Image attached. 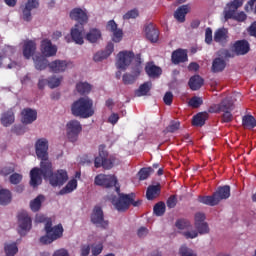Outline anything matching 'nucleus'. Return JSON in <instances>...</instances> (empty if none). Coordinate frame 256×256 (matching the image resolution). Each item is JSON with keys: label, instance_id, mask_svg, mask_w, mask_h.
I'll return each instance as SVG.
<instances>
[{"label": "nucleus", "instance_id": "bb28decb", "mask_svg": "<svg viewBox=\"0 0 256 256\" xmlns=\"http://www.w3.org/2000/svg\"><path fill=\"white\" fill-rule=\"evenodd\" d=\"M34 67L37 71H45V68L49 67V60H47L46 56L41 54L35 55L33 57Z\"/></svg>", "mask_w": 256, "mask_h": 256}, {"label": "nucleus", "instance_id": "c9c22d12", "mask_svg": "<svg viewBox=\"0 0 256 256\" xmlns=\"http://www.w3.org/2000/svg\"><path fill=\"white\" fill-rule=\"evenodd\" d=\"M11 199H13L11 191L0 186V205H9Z\"/></svg>", "mask_w": 256, "mask_h": 256}, {"label": "nucleus", "instance_id": "79ce46f5", "mask_svg": "<svg viewBox=\"0 0 256 256\" xmlns=\"http://www.w3.org/2000/svg\"><path fill=\"white\" fill-rule=\"evenodd\" d=\"M166 206L165 202L160 201L154 205L153 213L156 217H163L165 215Z\"/></svg>", "mask_w": 256, "mask_h": 256}, {"label": "nucleus", "instance_id": "864d4df0", "mask_svg": "<svg viewBox=\"0 0 256 256\" xmlns=\"http://www.w3.org/2000/svg\"><path fill=\"white\" fill-rule=\"evenodd\" d=\"M139 17V10L138 9H132L128 11L124 16V20H129V19H137Z\"/></svg>", "mask_w": 256, "mask_h": 256}, {"label": "nucleus", "instance_id": "680f3d73", "mask_svg": "<svg viewBox=\"0 0 256 256\" xmlns=\"http://www.w3.org/2000/svg\"><path fill=\"white\" fill-rule=\"evenodd\" d=\"M163 101L165 103V105H172L173 103V93L168 91L165 93L164 97H163Z\"/></svg>", "mask_w": 256, "mask_h": 256}, {"label": "nucleus", "instance_id": "13d9d810", "mask_svg": "<svg viewBox=\"0 0 256 256\" xmlns=\"http://www.w3.org/2000/svg\"><path fill=\"white\" fill-rule=\"evenodd\" d=\"M166 205L168 209H175V207L177 206V196H170L166 202Z\"/></svg>", "mask_w": 256, "mask_h": 256}, {"label": "nucleus", "instance_id": "774afa93", "mask_svg": "<svg viewBox=\"0 0 256 256\" xmlns=\"http://www.w3.org/2000/svg\"><path fill=\"white\" fill-rule=\"evenodd\" d=\"M53 256H69V251L66 249L62 248L59 250H56L53 254Z\"/></svg>", "mask_w": 256, "mask_h": 256}, {"label": "nucleus", "instance_id": "49530a36", "mask_svg": "<svg viewBox=\"0 0 256 256\" xmlns=\"http://www.w3.org/2000/svg\"><path fill=\"white\" fill-rule=\"evenodd\" d=\"M62 79L63 78H57L56 76L48 78V87H50V89H55L56 87H59L61 85Z\"/></svg>", "mask_w": 256, "mask_h": 256}, {"label": "nucleus", "instance_id": "20e7f679", "mask_svg": "<svg viewBox=\"0 0 256 256\" xmlns=\"http://www.w3.org/2000/svg\"><path fill=\"white\" fill-rule=\"evenodd\" d=\"M135 197L136 195L133 192L130 194H124L119 191L118 197L113 196L111 198V203L119 213H125L131 205L133 207H140L141 203H143V200H135Z\"/></svg>", "mask_w": 256, "mask_h": 256}, {"label": "nucleus", "instance_id": "f257e3e1", "mask_svg": "<svg viewBox=\"0 0 256 256\" xmlns=\"http://www.w3.org/2000/svg\"><path fill=\"white\" fill-rule=\"evenodd\" d=\"M49 179L50 185L52 187H61V185H65L67 183V171L58 170L53 173V164L51 162L40 163V168H33L30 171V185L31 187H39L41 183H43V179Z\"/></svg>", "mask_w": 256, "mask_h": 256}, {"label": "nucleus", "instance_id": "412c9836", "mask_svg": "<svg viewBox=\"0 0 256 256\" xmlns=\"http://www.w3.org/2000/svg\"><path fill=\"white\" fill-rule=\"evenodd\" d=\"M233 49L236 55H247L251 50V47L247 40H238L234 43Z\"/></svg>", "mask_w": 256, "mask_h": 256}, {"label": "nucleus", "instance_id": "6ab92c4d", "mask_svg": "<svg viewBox=\"0 0 256 256\" xmlns=\"http://www.w3.org/2000/svg\"><path fill=\"white\" fill-rule=\"evenodd\" d=\"M145 72L151 79H157L161 77L163 70L161 67L155 65V63L147 62L145 66Z\"/></svg>", "mask_w": 256, "mask_h": 256}, {"label": "nucleus", "instance_id": "603ef678", "mask_svg": "<svg viewBox=\"0 0 256 256\" xmlns=\"http://www.w3.org/2000/svg\"><path fill=\"white\" fill-rule=\"evenodd\" d=\"M180 127H181V122H179V121H171L170 125L166 128V131L168 133H175V131H179Z\"/></svg>", "mask_w": 256, "mask_h": 256}, {"label": "nucleus", "instance_id": "4468645a", "mask_svg": "<svg viewBox=\"0 0 256 256\" xmlns=\"http://www.w3.org/2000/svg\"><path fill=\"white\" fill-rule=\"evenodd\" d=\"M67 137L69 141L72 143H75L77 141V138L79 137V133L83 131V127L81 126V122L78 120H71L67 123Z\"/></svg>", "mask_w": 256, "mask_h": 256}, {"label": "nucleus", "instance_id": "f8f14e48", "mask_svg": "<svg viewBox=\"0 0 256 256\" xmlns=\"http://www.w3.org/2000/svg\"><path fill=\"white\" fill-rule=\"evenodd\" d=\"M233 109H235L233 99L231 97H226L220 103L212 104L208 108V113H227L233 111Z\"/></svg>", "mask_w": 256, "mask_h": 256}, {"label": "nucleus", "instance_id": "052dcab7", "mask_svg": "<svg viewBox=\"0 0 256 256\" xmlns=\"http://www.w3.org/2000/svg\"><path fill=\"white\" fill-rule=\"evenodd\" d=\"M91 253V246L89 244L82 245L80 248V256H89Z\"/></svg>", "mask_w": 256, "mask_h": 256}, {"label": "nucleus", "instance_id": "473e14b6", "mask_svg": "<svg viewBox=\"0 0 256 256\" xmlns=\"http://www.w3.org/2000/svg\"><path fill=\"white\" fill-rule=\"evenodd\" d=\"M205 81L199 75H194L189 79L188 85L192 91H199L200 87H203Z\"/></svg>", "mask_w": 256, "mask_h": 256}, {"label": "nucleus", "instance_id": "de8ad7c7", "mask_svg": "<svg viewBox=\"0 0 256 256\" xmlns=\"http://www.w3.org/2000/svg\"><path fill=\"white\" fill-rule=\"evenodd\" d=\"M11 173H15V164H10L9 166H4L0 170V175L3 177H7V175H11Z\"/></svg>", "mask_w": 256, "mask_h": 256}, {"label": "nucleus", "instance_id": "7ed1b4c3", "mask_svg": "<svg viewBox=\"0 0 256 256\" xmlns=\"http://www.w3.org/2000/svg\"><path fill=\"white\" fill-rule=\"evenodd\" d=\"M70 19L77 21V24L71 29L72 41H74L76 45H83V31H85L84 25L88 23L89 16H87V12L83 9L74 8L70 12Z\"/></svg>", "mask_w": 256, "mask_h": 256}, {"label": "nucleus", "instance_id": "3c124183", "mask_svg": "<svg viewBox=\"0 0 256 256\" xmlns=\"http://www.w3.org/2000/svg\"><path fill=\"white\" fill-rule=\"evenodd\" d=\"M203 103V99L201 97L194 96L189 100V106L193 107V109H199V106Z\"/></svg>", "mask_w": 256, "mask_h": 256}, {"label": "nucleus", "instance_id": "4d7b16f0", "mask_svg": "<svg viewBox=\"0 0 256 256\" xmlns=\"http://www.w3.org/2000/svg\"><path fill=\"white\" fill-rule=\"evenodd\" d=\"M205 43H207V45L213 43V30L210 27L205 30Z\"/></svg>", "mask_w": 256, "mask_h": 256}, {"label": "nucleus", "instance_id": "f03ea898", "mask_svg": "<svg viewBox=\"0 0 256 256\" xmlns=\"http://www.w3.org/2000/svg\"><path fill=\"white\" fill-rule=\"evenodd\" d=\"M133 59L135 64L132 66L131 73H125L122 76L124 85H133V83L137 81L139 75H141V71L143 70V67L141 66L143 61L141 60V54L135 55L133 51L124 50L120 51L117 55L116 67L121 71H127V67L131 65Z\"/></svg>", "mask_w": 256, "mask_h": 256}, {"label": "nucleus", "instance_id": "b1692460", "mask_svg": "<svg viewBox=\"0 0 256 256\" xmlns=\"http://www.w3.org/2000/svg\"><path fill=\"white\" fill-rule=\"evenodd\" d=\"M189 58L187 56V51L183 49H177L172 53L171 61L174 65H179V63H186Z\"/></svg>", "mask_w": 256, "mask_h": 256}, {"label": "nucleus", "instance_id": "37998d69", "mask_svg": "<svg viewBox=\"0 0 256 256\" xmlns=\"http://www.w3.org/2000/svg\"><path fill=\"white\" fill-rule=\"evenodd\" d=\"M4 251L6 256H15L19 253V248L17 247V243L5 244Z\"/></svg>", "mask_w": 256, "mask_h": 256}, {"label": "nucleus", "instance_id": "39448f33", "mask_svg": "<svg viewBox=\"0 0 256 256\" xmlns=\"http://www.w3.org/2000/svg\"><path fill=\"white\" fill-rule=\"evenodd\" d=\"M71 111L74 117L89 119V117L95 115V110H93V100L89 97H81L72 104Z\"/></svg>", "mask_w": 256, "mask_h": 256}, {"label": "nucleus", "instance_id": "338daca9", "mask_svg": "<svg viewBox=\"0 0 256 256\" xmlns=\"http://www.w3.org/2000/svg\"><path fill=\"white\" fill-rule=\"evenodd\" d=\"M184 237H186L187 239H195L196 237L199 236V232H197L196 230L193 231H188V232H184L183 233Z\"/></svg>", "mask_w": 256, "mask_h": 256}, {"label": "nucleus", "instance_id": "58836bf2", "mask_svg": "<svg viewBox=\"0 0 256 256\" xmlns=\"http://www.w3.org/2000/svg\"><path fill=\"white\" fill-rule=\"evenodd\" d=\"M77 189V181L75 179L70 180L64 188L59 191V195H67L73 193Z\"/></svg>", "mask_w": 256, "mask_h": 256}, {"label": "nucleus", "instance_id": "2f4dec72", "mask_svg": "<svg viewBox=\"0 0 256 256\" xmlns=\"http://www.w3.org/2000/svg\"><path fill=\"white\" fill-rule=\"evenodd\" d=\"M160 194H161L160 184L150 185L146 191V198L148 199V201H153V199H156V197H159Z\"/></svg>", "mask_w": 256, "mask_h": 256}, {"label": "nucleus", "instance_id": "9b49d317", "mask_svg": "<svg viewBox=\"0 0 256 256\" xmlns=\"http://www.w3.org/2000/svg\"><path fill=\"white\" fill-rule=\"evenodd\" d=\"M36 156L41 159L40 163H51L49 161V141L46 138H40L35 143Z\"/></svg>", "mask_w": 256, "mask_h": 256}, {"label": "nucleus", "instance_id": "a878e982", "mask_svg": "<svg viewBox=\"0 0 256 256\" xmlns=\"http://www.w3.org/2000/svg\"><path fill=\"white\" fill-rule=\"evenodd\" d=\"M69 63L65 60H54L49 63V69L52 73H63L68 67Z\"/></svg>", "mask_w": 256, "mask_h": 256}, {"label": "nucleus", "instance_id": "2eb2a0df", "mask_svg": "<svg viewBox=\"0 0 256 256\" xmlns=\"http://www.w3.org/2000/svg\"><path fill=\"white\" fill-rule=\"evenodd\" d=\"M18 227L20 229V235H23V232L31 231L32 220L27 211L22 210L17 215Z\"/></svg>", "mask_w": 256, "mask_h": 256}, {"label": "nucleus", "instance_id": "aec40b11", "mask_svg": "<svg viewBox=\"0 0 256 256\" xmlns=\"http://www.w3.org/2000/svg\"><path fill=\"white\" fill-rule=\"evenodd\" d=\"M22 123L25 125H31L34 121H37V110L31 108H24L21 112Z\"/></svg>", "mask_w": 256, "mask_h": 256}, {"label": "nucleus", "instance_id": "a211bd4d", "mask_svg": "<svg viewBox=\"0 0 256 256\" xmlns=\"http://www.w3.org/2000/svg\"><path fill=\"white\" fill-rule=\"evenodd\" d=\"M38 8L39 0H28L22 10V19L27 22L31 21L33 19V17L31 16V11Z\"/></svg>", "mask_w": 256, "mask_h": 256}, {"label": "nucleus", "instance_id": "5fc2aeb1", "mask_svg": "<svg viewBox=\"0 0 256 256\" xmlns=\"http://www.w3.org/2000/svg\"><path fill=\"white\" fill-rule=\"evenodd\" d=\"M91 249H92L93 256L101 255V253H103V243L93 244L91 246Z\"/></svg>", "mask_w": 256, "mask_h": 256}, {"label": "nucleus", "instance_id": "72a5a7b5", "mask_svg": "<svg viewBox=\"0 0 256 256\" xmlns=\"http://www.w3.org/2000/svg\"><path fill=\"white\" fill-rule=\"evenodd\" d=\"M1 123L3 127H9L15 123V114L13 113V110H8L2 114Z\"/></svg>", "mask_w": 256, "mask_h": 256}, {"label": "nucleus", "instance_id": "f704fd0d", "mask_svg": "<svg viewBox=\"0 0 256 256\" xmlns=\"http://www.w3.org/2000/svg\"><path fill=\"white\" fill-rule=\"evenodd\" d=\"M151 87H153V83H151V81L144 82L137 90H135L136 97H145V95L151 91Z\"/></svg>", "mask_w": 256, "mask_h": 256}, {"label": "nucleus", "instance_id": "a19ab883", "mask_svg": "<svg viewBox=\"0 0 256 256\" xmlns=\"http://www.w3.org/2000/svg\"><path fill=\"white\" fill-rule=\"evenodd\" d=\"M76 90L80 95H89V93H91V84L87 82H79L76 84Z\"/></svg>", "mask_w": 256, "mask_h": 256}, {"label": "nucleus", "instance_id": "e2e57ef3", "mask_svg": "<svg viewBox=\"0 0 256 256\" xmlns=\"http://www.w3.org/2000/svg\"><path fill=\"white\" fill-rule=\"evenodd\" d=\"M177 229H180V231H183L189 225V222H187L185 219H179L175 223Z\"/></svg>", "mask_w": 256, "mask_h": 256}, {"label": "nucleus", "instance_id": "c03bdc74", "mask_svg": "<svg viewBox=\"0 0 256 256\" xmlns=\"http://www.w3.org/2000/svg\"><path fill=\"white\" fill-rule=\"evenodd\" d=\"M152 173H153V168L151 167L140 169V171L138 172L139 180L145 181V179H149Z\"/></svg>", "mask_w": 256, "mask_h": 256}, {"label": "nucleus", "instance_id": "0e129e2a", "mask_svg": "<svg viewBox=\"0 0 256 256\" xmlns=\"http://www.w3.org/2000/svg\"><path fill=\"white\" fill-rule=\"evenodd\" d=\"M247 33L250 35V37H256V21L252 22L247 28Z\"/></svg>", "mask_w": 256, "mask_h": 256}, {"label": "nucleus", "instance_id": "5701e85b", "mask_svg": "<svg viewBox=\"0 0 256 256\" xmlns=\"http://www.w3.org/2000/svg\"><path fill=\"white\" fill-rule=\"evenodd\" d=\"M37 51V43L33 40H26L23 45V57L31 59Z\"/></svg>", "mask_w": 256, "mask_h": 256}, {"label": "nucleus", "instance_id": "c85d7f7f", "mask_svg": "<svg viewBox=\"0 0 256 256\" xmlns=\"http://www.w3.org/2000/svg\"><path fill=\"white\" fill-rule=\"evenodd\" d=\"M189 5H182L176 9L174 12V19L178 23H185V19L187 17V13H189Z\"/></svg>", "mask_w": 256, "mask_h": 256}, {"label": "nucleus", "instance_id": "f3484780", "mask_svg": "<svg viewBox=\"0 0 256 256\" xmlns=\"http://www.w3.org/2000/svg\"><path fill=\"white\" fill-rule=\"evenodd\" d=\"M106 30L113 33L112 41H114V43H120V41L123 39V30L117 28V23L115 20L108 21Z\"/></svg>", "mask_w": 256, "mask_h": 256}, {"label": "nucleus", "instance_id": "423d86ee", "mask_svg": "<svg viewBox=\"0 0 256 256\" xmlns=\"http://www.w3.org/2000/svg\"><path fill=\"white\" fill-rule=\"evenodd\" d=\"M231 197V186L225 185L218 187L217 191H215L212 196H199V203H203V205H209V207H215V205H219L223 199H229Z\"/></svg>", "mask_w": 256, "mask_h": 256}, {"label": "nucleus", "instance_id": "ddd939ff", "mask_svg": "<svg viewBox=\"0 0 256 256\" xmlns=\"http://www.w3.org/2000/svg\"><path fill=\"white\" fill-rule=\"evenodd\" d=\"M91 223L100 229H108L109 222L105 220V215L103 214V209L101 206H95L91 214Z\"/></svg>", "mask_w": 256, "mask_h": 256}, {"label": "nucleus", "instance_id": "09e8293b", "mask_svg": "<svg viewBox=\"0 0 256 256\" xmlns=\"http://www.w3.org/2000/svg\"><path fill=\"white\" fill-rule=\"evenodd\" d=\"M195 229L197 230V233H199V235H207V233H209L210 231L209 224L207 222L195 226Z\"/></svg>", "mask_w": 256, "mask_h": 256}, {"label": "nucleus", "instance_id": "6e6552de", "mask_svg": "<svg viewBox=\"0 0 256 256\" xmlns=\"http://www.w3.org/2000/svg\"><path fill=\"white\" fill-rule=\"evenodd\" d=\"M243 3H245V0H233L227 3L223 12L225 21H229V19H234V21H238V23L247 21V14H245V12L237 13V9L243 7Z\"/></svg>", "mask_w": 256, "mask_h": 256}, {"label": "nucleus", "instance_id": "8fccbe9b", "mask_svg": "<svg viewBox=\"0 0 256 256\" xmlns=\"http://www.w3.org/2000/svg\"><path fill=\"white\" fill-rule=\"evenodd\" d=\"M205 219V213L197 212L194 216V227H197L198 225L205 223Z\"/></svg>", "mask_w": 256, "mask_h": 256}, {"label": "nucleus", "instance_id": "0eeeda50", "mask_svg": "<svg viewBox=\"0 0 256 256\" xmlns=\"http://www.w3.org/2000/svg\"><path fill=\"white\" fill-rule=\"evenodd\" d=\"M44 230L46 235L40 237V243H42V245H51L53 241L61 239V237H63V231H65L62 224H58L53 227V221L51 218L46 220Z\"/></svg>", "mask_w": 256, "mask_h": 256}, {"label": "nucleus", "instance_id": "c756f323", "mask_svg": "<svg viewBox=\"0 0 256 256\" xmlns=\"http://www.w3.org/2000/svg\"><path fill=\"white\" fill-rule=\"evenodd\" d=\"M209 119V113L207 112H199L192 119V125L194 127H203L205 125V121Z\"/></svg>", "mask_w": 256, "mask_h": 256}, {"label": "nucleus", "instance_id": "69168bd1", "mask_svg": "<svg viewBox=\"0 0 256 256\" xmlns=\"http://www.w3.org/2000/svg\"><path fill=\"white\" fill-rule=\"evenodd\" d=\"M118 121H119V114L117 113H112L108 118V122L111 123V125H117Z\"/></svg>", "mask_w": 256, "mask_h": 256}, {"label": "nucleus", "instance_id": "ea45409f", "mask_svg": "<svg viewBox=\"0 0 256 256\" xmlns=\"http://www.w3.org/2000/svg\"><path fill=\"white\" fill-rule=\"evenodd\" d=\"M45 200V196L43 195H38L34 200L30 202V209L34 213H37L41 209V205L43 201Z\"/></svg>", "mask_w": 256, "mask_h": 256}, {"label": "nucleus", "instance_id": "4be33fe9", "mask_svg": "<svg viewBox=\"0 0 256 256\" xmlns=\"http://www.w3.org/2000/svg\"><path fill=\"white\" fill-rule=\"evenodd\" d=\"M115 51V45L113 44V42H109L106 45L105 50L97 52L93 59L96 63H99L100 61H103V59H107V57H109L111 55V53H113Z\"/></svg>", "mask_w": 256, "mask_h": 256}, {"label": "nucleus", "instance_id": "dca6fc26", "mask_svg": "<svg viewBox=\"0 0 256 256\" xmlns=\"http://www.w3.org/2000/svg\"><path fill=\"white\" fill-rule=\"evenodd\" d=\"M40 51L44 57H55L57 55V46L53 45L51 40L44 39L41 41Z\"/></svg>", "mask_w": 256, "mask_h": 256}, {"label": "nucleus", "instance_id": "7c9ffc66", "mask_svg": "<svg viewBox=\"0 0 256 256\" xmlns=\"http://www.w3.org/2000/svg\"><path fill=\"white\" fill-rule=\"evenodd\" d=\"M227 67V62L223 58H215L212 62V73H221L225 71V68Z\"/></svg>", "mask_w": 256, "mask_h": 256}, {"label": "nucleus", "instance_id": "4c0bfd02", "mask_svg": "<svg viewBox=\"0 0 256 256\" xmlns=\"http://www.w3.org/2000/svg\"><path fill=\"white\" fill-rule=\"evenodd\" d=\"M242 126L244 129H255L256 128V119L253 115H245L242 118Z\"/></svg>", "mask_w": 256, "mask_h": 256}, {"label": "nucleus", "instance_id": "393cba45", "mask_svg": "<svg viewBox=\"0 0 256 256\" xmlns=\"http://www.w3.org/2000/svg\"><path fill=\"white\" fill-rule=\"evenodd\" d=\"M146 39L151 43H157L159 41V30L155 28L153 24H148L145 27Z\"/></svg>", "mask_w": 256, "mask_h": 256}, {"label": "nucleus", "instance_id": "cd10ccee", "mask_svg": "<svg viewBox=\"0 0 256 256\" xmlns=\"http://www.w3.org/2000/svg\"><path fill=\"white\" fill-rule=\"evenodd\" d=\"M229 39V30L227 28H220L214 33V41L215 43H220L221 45H225Z\"/></svg>", "mask_w": 256, "mask_h": 256}, {"label": "nucleus", "instance_id": "a18cd8bd", "mask_svg": "<svg viewBox=\"0 0 256 256\" xmlns=\"http://www.w3.org/2000/svg\"><path fill=\"white\" fill-rule=\"evenodd\" d=\"M9 181H10L11 185H19V183H21V181H23V175L19 174L17 172L12 173L9 176Z\"/></svg>", "mask_w": 256, "mask_h": 256}, {"label": "nucleus", "instance_id": "e433bc0d", "mask_svg": "<svg viewBox=\"0 0 256 256\" xmlns=\"http://www.w3.org/2000/svg\"><path fill=\"white\" fill-rule=\"evenodd\" d=\"M86 39L89 43H97L99 39H101V30L97 28H92L86 34Z\"/></svg>", "mask_w": 256, "mask_h": 256}, {"label": "nucleus", "instance_id": "1a4fd4ad", "mask_svg": "<svg viewBox=\"0 0 256 256\" xmlns=\"http://www.w3.org/2000/svg\"><path fill=\"white\" fill-rule=\"evenodd\" d=\"M105 144H101L98 148V156L94 159V167L99 169L103 167L106 171L113 169L115 165V157L109 156V152L106 150Z\"/></svg>", "mask_w": 256, "mask_h": 256}, {"label": "nucleus", "instance_id": "6e6d98bb", "mask_svg": "<svg viewBox=\"0 0 256 256\" xmlns=\"http://www.w3.org/2000/svg\"><path fill=\"white\" fill-rule=\"evenodd\" d=\"M221 123H231L233 121L232 111L222 112Z\"/></svg>", "mask_w": 256, "mask_h": 256}, {"label": "nucleus", "instance_id": "bf43d9fd", "mask_svg": "<svg viewBox=\"0 0 256 256\" xmlns=\"http://www.w3.org/2000/svg\"><path fill=\"white\" fill-rule=\"evenodd\" d=\"M180 255L181 256H197L193 253V250L187 248V246H182L180 248Z\"/></svg>", "mask_w": 256, "mask_h": 256}, {"label": "nucleus", "instance_id": "9d476101", "mask_svg": "<svg viewBox=\"0 0 256 256\" xmlns=\"http://www.w3.org/2000/svg\"><path fill=\"white\" fill-rule=\"evenodd\" d=\"M94 183L100 187H106V189H109V187H115L116 193L121 191V187L119 186L117 177H115V175L99 174L95 177Z\"/></svg>", "mask_w": 256, "mask_h": 256}]
</instances>
